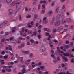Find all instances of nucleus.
Listing matches in <instances>:
<instances>
[{
	"label": "nucleus",
	"mask_w": 74,
	"mask_h": 74,
	"mask_svg": "<svg viewBox=\"0 0 74 74\" xmlns=\"http://www.w3.org/2000/svg\"><path fill=\"white\" fill-rule=\"evenodd\" d=\"M21 1H20L17 0L16 1L13 2L11 4V7H13V6H14L15 5H16V8H17L18 10V11H16V12H18V10H19V9H20V8H21V7L19 6V5Z\"/></svg>",
	"instance_id": "f257e3e1"
},
{
	"label": "nucleus",
	"mask_w": 74,
	"mask_h": 74,
	"mask_svg": "<svg viewBox=\"0 0 74 74\" xmlns=\"http://www.w3.org/2000/svg\"><path fill=\"white\" fill-rule=\"evenodd\" d=\"M60 14H59L57 16V21H57L54 24V25L55 26H59L60 25Z\"/></svg>",
	"instance_id": "f03ea898"
},
{
	"label": "nucleus",
	"mask_w": 74,
	"mask_h": 74,
	"mask_svg": "<svg viewBox=\"0 0 74 74\" xmlns=\"http://www.w3.org/2000/svg\"><path fill=\"white\" fill-rule=\"evenodd\" d=\"M25 71H26V69L25 68H23V70H21L22 73L20 72L19 73V74H23L25 73Z\"/></svg>",
	"instance_id": "7ed1b4c3"
},
{
	"label": "nucleus",
	"mask_w": 74,
	"mask_h": 74,
	"mask_svg": "<svg viewBox=\"0 0 74 74\" xmlns=\"http://www.w3.org/2000/svg\"><path fill=\"white\" fill-rule=\"evenodd\" d=\"M9 15H11L12 14V10L11 9H10L8 10Z\"/></svg>",
	"instance_id": "20e7f679"
},
{
	"label": "nucleus",
	"mask_w": 74,
	"mask_h": 74,
	"mask_svg": "<svg viewBox=\"0 0 74 74\" xmlns=\"http://www.w3.org/2000/svg\"><path fill=\"white\" fill-rule=\"evenodd\" d=\"M63 29V26H60L58 28V31L59 30H62Z\"/></svg>",
	"instance_id": "39448f33"
},
{
	"label": "nucleus",
	"mask_w": 74,
	"mask_h": 74,
	"mask_svg": "<svg viewBox=\"0 0 74 74\" xmlns=\"http://www.w3.org/2000/svg\"><path fill=\"white\" fill-rule=\"evenodd\" d=\"M55 17H54L53 18V20L51 21V23H50V25H52L53 23L54 22V20H55Z\"/></svg>",
	"instance_id": "423d86ee"
},
{
	"label": "nucleus",
	"mask_w": 74,
	"mask_h": 74,
	"mask_svg": "<svg viewBox=\"0 0 74 74\" xmlns=\"http://www.w3.org/2000/svg\"><path fill=\"white\" fill-rule=\"evenodd\" d=\"M7 23V21H5L3 22V23H2L0 25V27H1V26H3V25H4L5 24Z\"/></svg>",
	"instance_id": "0eeeda50"
},
{
	"label": "nucleus",
	"mask_w": 74,
	"mask_h": 74,
	"mask_svg": "<svg viewBox=\"0 0 74 74\" xmlns=\"http://www.w3.org/2000/svg\"><path fill=\"white\" fill-rule=\"evenodd\" d=\"M22 30L20 32L21 35H22L23 34V32L25 31V28H22Z\"/></svg>",
	"instance_id": "6e6552de"
},
{
	"label": "nucleus",
	"mask_w": 74,
	"mask_h": 74,
	"mask_svg": "<svg viewBox=\"0 0 74 74\" xmlns=\"http://www.w3.org/2000/svg\"><path fill=\"white\" fill-rule=\"evenodd\" d=\"M41 50L42 52H44L45 51V48L44 47H41Z\"/></svg>",
	"instance_id": "1a4fd4ad"
},
{
	"label": "nucleus",
	"mask_w": 74,
	"mask_h": 74,
	"mask_svg": "<svg viewBox=\"0 0 74 74\" xmlns=\"http://www.w3.org/2000/svg\"><path fill=\"white\" fill-rule=\"evenodd\" d=\"M66 21L65 20V19H63V20L61 21V23H62V24L66 23Z\"/></svg>",
	"instance_id": "9d476101"
},
{
	"label": "nucleus",
	"mask_w": 74,
	"mask_h": 74,
	"mask_svg": "<svg viewBox=\"0 0 74 74\" xmlns=\"http://www.w3.org/2000/svg\"><path fill=\"white\" fill-rule=\"evenodd\" d=\"M18 60H21V62H23V57H19Z\"/></svg>",
	"instance_id": "9b49d317"
},
{
	"label": "nucleus",
	"mask_w": 74,
	"mask_h": 74,
	"mask_svg": "<svg viewBox=\"0 0 74 74\" xmlns=\"http://www.w3.org/2000/svg\"><path fill=\"white\" fill-rule=\"evenodd\" d=\"M23 52L24 54H29V53H30V51H24Z\"/></svg>",
	"instance_id": "f8f14e48"
},
{
	"label": "nucleus",
	"mask_w": 74,
	"mask_h": 74,
	"mask_svg": "<svg viewBox=\"0 0 74 74\" xmlns=\"http://www.w3.org/2000/svg\"><path fill=\"white\" fill-rule=\"evenodd\" d=\"M42 64L40 62L38 64H36V66H41Z\"/></svg>",
	"instance_id": "ddd939ff"
},
{
	"label": "nucleus",
	"mask_w": 74,
	"mask_h": 74,
	"mask_svg": "<svg viewBox=\"0 0 74 74\" xmlns=\"http://www.w3.org/2000/svg\"><path fill=\"white\" fill-rule=\"evenodd\" d=\"M66 20L69 23L71 22V20L69 18H66Z\"/></svg>",
	"instance_id": "4468645a"
},
{
	"label": "nucleus",
	"mask_w": 74,
	"mask_h": 74,
	"mask_svg": "<svg viewBox=\"0 0 74 74\" xmlns=\"http://www.w3.org/2000/svg\"><path fill=\"white\" fill-rule=\"evenodd\" d=\"M12 0H6V1L7 3H10L12 2Z\"/></svg>",
	"instance_id": "2eb2a0df"
},
{
	"label": "nucleus",
	"mask_w": 74,
	"mask_h": 74,
	"mask_svg": "<svg viewBox=\"0 0 74 74\" xmlns=\"http://www.w3.org/2000/svg\"><path fill=\"white\" fill-rule=\"evenodd\" d=\"M22 40L23 41L25 40V38H21V37H20L19 38H18V40Z\"/></svg>",
	"instance_id": "dca6fc26"
},
{
	"label": "nucleus",
	"mask_w": 74,
	"mask_h": 74,
	"mask_svg": "<svg viewBox=\"0 0 74 74\" xmlns=\"http://www.w3.org/2000/svg\"><path fill=\"white\" fill-rule=\"evenodd\" d=\"M16 28V27H15L13 28L12 31L13 33H14V32H15V29Z\"/></svg>",
	"instance_id": "f3484780"
},
{
	"label": "nucleus",
	"mask_w": 74,
	"mask_h": 74,
	"mask_svg": "<svg viewBox=\"0 0 74 74\" xmlns=\"http://www.w3.org/2000/svg\"><path fill=\"white\" fill-rule=\"evenodd\" d=\"M14 36H12L10 38L9 40L10 41H11L12 40H14Z\"/></svg>",
	"instance_id": "a211bd4d"
},
{
	"label": "nucleus",
	"mask_w": 74,
	"mask_h": 74,
	"mask_svg": "<svg viewBox=\"0 0 74 74\" xmlns=\"http://www.w3.org/2000/svg\"><path fill=\"white\" fill-rule=\"evenodd\" d=\"M38 15L36 14H35L34 15V18L36 19H37L38 18Z\"/></svg>",
	"instance_id": "6ab92c4d"
},
{
	"label": "nucleus",
	"mask_w": 74,
	"mask_h": 74,
	"mask_svg": "<svg viewBox=\"0 0 74 74\" xmlns=\"http://www.w3.org/2000/svg\"><path fill=\"white\" fill-rule=\"evenodd\" d=\"M8 48H9V49L10 51H12V48H11V46H8Z\"/></svg>",
	"instance_id": "aec40b11"
},
{
	"label": "nucleus",
	"mask_w": 74,
	"mask_h": 74,
	"mask_svg": "<svg viewBox=\"0 0 74 74\" xmlns=\"http://www.w3.org/2000/svg\"><path fill=\"white\" fill-rule=\"evenodd\" d=\"M62 8L63 10L64 9V11H66V9H65V5H63V6Z\"/></svg>",
	"instance_id": "412c9836"
},
{
	"label": "nucleus",
	"mask_w": 74,
	"mask_h": 74,
	"mask_svg": "<svg viewBox=\"0 0 74 74\" xmlns=\"http://www.w3.org/2000/svg\"><path fill=\"white\" fill-rule=\"evenodd\" d=\"M31 15H28V16H26V18H31Z\"/></svg>",
	"instance_id": "4be33fe9"
},
{
	"label": "nucleus",
	"mask_w": 74,
	"mask_h": 74,
	"mask_svg": "<svg viewBox=\"0 0 74 74\" xmlns=\"http://www.w3.org/2000/svg\"><path fill=\"white\" fill-rule=\"evenodd\" d=\"M38 39H40L41 38V35L39 34L38 35Z\"/></svg>",
	"instance_id": "5701e85b"
},
{
	"label": "nucleus",
	"mask_w": 74,
	"mask_h": 74,
	"mask_svg": "<svg viewBox=\"0 0 74 74\" xmlns=\"http://www.w3.org/2000/svg\"><path fill=\"white\" fill-rule=\"evenodd\" d=\"M37 0H35L33 3V4L34 5V4H36V3H37Z\"/></svg>",
	"instance_id": "b1692460"
},
{
	"label": "nucleus",
	"mask_w": 74,
	"mask_h": 74,
	"mask_svg": "<svg viewBox=\"0 0 74 74\" xmlns=\"http://www.w3.org/2000/svg\"><path fill=\"white\" fill-rule=\"evenodd\" d=\"M64 48H66V49H68V48H69V46L68 45H66L64 46Z\"/></svg>",
	"instance_id": "393cba45"
},
{
	"label": "nucleus",
	"mask_w": 74,
	"mask_h": 74,
	"mask_svg": "<svg viewBox=\"0 0 74 74\" xmlns=\"http://www.w3.org/2000/svg\"><path fill=\"white\" fill-rule=\"evenodd\" d=\"M58 74H66L65 72H62L59 73Z\"/></svg>",
	"instance_id": "a878e982"
},
{
	"label": "nucleus",
	"mask_w": 74,
	"mask_h": 74,
	"mask_svg": "<svg viewBox=\"0 0 74 74\" xmlns=\"http://www.w3.org/2000/svg\"><path fill=\"white\" fill-rule=\"evenodd\" d=\"M25 64L26 65H28V64H29V62H27V61H25Z\"/></svg>",
	"instance_id": "bb28decb"
},
{
	"label": "nucleus",
	"mask_w": 74,
	"mask_h": 74,
	"mask_svg": "<svg viewBox=\"0 0 74 74\" xmlns=\"http://www.w3.org/2000/svg\"><path fill=\"white\" fill-rule=\"evenodd\" d=\"M32 31H29L28 32V33L29 34H32Z\"/></svg>",
	"instance_id": "cd10ccee"
},
{
	"label": "nucleus",
	"mask_w": 74,
	"mask_h": 74,
	"mask_svg": "<svg viewBox=\"0 0 74 74\" xmlns=\"http://www.w3.org/2000/svg\"><path fill=\"white\" fill-rule=\"evenodd\" d=\"M67 30V29H64V31H63V32H61L60 34H63V33H64V32H66Z\"/></svg>",
	"instance_id": "c85d7f7f"
},
{
	"label": "nucleus",
	"mask_w": 74,
	"mask_h": 74,
	"mask_svg": "<svg viewBox=\"0 0 74 74\" xmlns=\"http://www.w3.org/2000/svg\"><path fill=\"white\" fill-rule=\"evenodd\" d=\"M52 13V11H50L49 12L48 14L49 15H50V14H51Z\"/></svg>",
	"instance_id": "c756f323"
},
{
	"label": "nucleus",
	"mask_w": 74,
	"mask_h": 74,
	"mask_svg": "<svg viewBox=\"0 0 74 74\" xmlns=\"http://www.w3.org/2000/svg\"><path fill=\"white\" fill-rule=\"evenodd\" d=\"M69 56L70 57V55L69 53H67L66 54V56Z\"/></svg>",
	"instance_id": "7c9ffc66"
},
{
	"label": "nucleus",
	"mask_w": 74,
	"mask_h": 74,
	"mask_svg": "<svg viewBox=\"0 0 74 74\" xmlns=\"http://www.w3.org/2000/svg\"><path fill=\"white\" fill-rule=\"evenodd\" d=\"M30 25V23H29L28 24L27 26L29 27H32V26Z\"/></svg>",
	"instance_id": "2f4dec72"
},
{
	"label": "nucleus",
	"mask_w": 74,
	"mask_h": 74,
	"mask_svg": "<svg viewBox=\"0 0 74 74\" xmlns=\"http://www.w3.org/2000/svg\"><path fill=\"white\" fill-rule=\"evenodd\" d=\"M47 20V18L45 17L43 18V22H44L45 21Z\"/></svg>",
	"instance_id": "473e14b6"
},
{
	"label": "nucleus",
	"mask_w": 74,
	"mask_h": 74,
	"mask_svg": "<svg viewBox=\"0 0 74 74\" xmlns=\"http://www.w3.org/2000/svg\"><path fill=\"white\" fill-rule=\"evenodd\" d=\"M74 58H72L71 60V62L72 63H74Z\"/></svg>",
	"instance_id": "72a5a7b5"
},
{
	"label": "nucleus",
	"mask_w": 74,
	"mask_h": 74,
	"mask_svg": "<svg viewBox=\"0 0 74 74\" xmlns=\"http://www.w3.org/2000/svg\"><path fill=\"white\" fill-rule=\"evenodd\" d=\"M6 70L8 72H11V69H6Z\"/></svg>",
	"instance_id": "f704fd0d"
},
{
	"label": "nucleus",
	"mask_w": 74,
	"mask_h": 74,
	"mask_svg": "<svg viewBox=\"0 0 74 74\" xmlns=\"http://www.w3.org/2000/svg\"><path fill=\"white\" fill-rule=\"evenodd\" d=\"M19 21H21L22 20V17H21V15H19Z\"/></svg>",
	"instance_id": "c9c22d12"
},
{
	"label": "nucleus",
	"mask_w": 74,
	"mask_h": 74,
	"mask_svg": "<svg viewBox=\"0 0 74 74\" xmlns=\"http://www.w3.org/2000/svg\"><path fill=\"white\" fill-rule=\"evenodd\" d=\"M24 45H25V44L24 43H23L21 45V46L22 47H24Z\"/></svg>",
	"instance_id": "e433bc0d"
},
{
	"label": "nucleus",
	"mask_w": 74,
	"mask_h": 74,
	"mask_svg": "<svg viewBox=\"0 0 74 74\" xmlns=\"http://www.w3.org/2000/svg\"><path fill=\"white\" fill-rule=\"evenodd\" d=\"M58 53H59V54L60 55V49L58 50Z\"/></svg>",
	"instance_id": "4c0bfd02"
},
{
	"label": "nucleus",
	"mask_w": 74,
	"mask_h": 74,
	"mask_svg": "<svg viewBox=\"0 0 74 74\" xmlns=\"http://www.w3.org/2000/svg\"><path fill=\"white\" fill-rule=\"evenodd\" d=\"M57 59L58 60V61H60V58L59 57V56H57Z\"/></svg>",
	"instance_id": "58836bf2"
},
{
	"label": "nucleus",
	"mask_w": 74,
	"mask_h": 74,
	"mask_svg": "<svg viewBox=\"0 0 74 74\" xmlns=\"http://www.w3.org/2000/svg\"><path fill=\"white\" fill-rule=\"evenodd\" d=\"M59 8H57L56 9V12H58V11H59Z\"/></svg>",
	"instance_id": "ea45409f"
},
{
	"label": "nucleus",
	"mask_w": 74,
	"mask_h": 74,
	"mask_svg": "<svg viewBox=\"0 0 74 74\" xmlns=\"http://www.w3.org/2000/svg\"><path fill=\"white\" fill-rule=\"evenodd\" d=\"M45 67H44L43 66H40V69H44V68H45Z\"/></svg>",
	"instance_id": "a19ab883"
},
{
	"label": "nucleus",
	"mask_w": 74,
	"mask_h": 74,
	"mask_svg": "<svg viewBox=\"0 0 74 74\" xmlns=\"http://www.w3.org/2000/svg\"><path fill=\"white\" fill-rule=\"evenodd\" d=\"M44 30L45 32H47V31L48 30V29H47V28H44Z\"/></svg>",
	"instance_id": "79ce46f5"
},
{
	"label": "nucleus",
	"mask_w": 74,
	"mask_h": 74,
	"mask_svg": "<svg viewBox=\"0 0 74 74\" xmlns=\"http://www.w3.org/2000/svg\"><path fill=\"white\" fill-rule=\"evenodd\" d=\"M42 9L44 10V9H45V5H42Z\"/></svg>",
	"instance_id": "37998d69"
},
{
	"label": "nucleus",
	"mask_w": 74,
	"mask_h": 74,
	"mask_svg": "<svg viewBox=\"0 0 74 74\" xmlns=\"http://www.w3.org/2000/svg\"><path fill=\"white\" fill-rule=\"evenodd\" d=\"M4 59H7L8 58V56H5L4 57Z\"/></svg>",
	"instance_id": "c03bdc74"
},
{
	"label": "nucleus",
	"mask_w": 74,
	"mask_h": 74,
	"mask_svg": "<svg viewBox=\"0 0 74 74\" xmlns=\"http://www.w3.org/2000/svg\"><path fill=\"white\" fill-rule=\"evenodd\" d=\"M47 23H48L47 21H46L45 22V21H44V22H42V23H45V24H47Z\"/></svg>",
	"instance_id": "a18cd8bd"
},
{
	"label": "nucleus",
	"mask_w": 74,
	"mask_h": 74,
	"mask_svg": "<svg viewBox=\"0 0 74 74\" xmlns=\"http://www.w3.org/2000/svg\"><path fill=\"white\" fill-rule=\"evenodd\" d=\"M5 40V39H3L1 40V42H4Z\"/></svg>",
	"instance_id": "49530a36"
},
{
	"label": "nucleus",
	"mask_w": 74,
	"mask_h": 74,
	"mask_svg": "<svg viewBox=\"0 0 74 74\" xmlns=\"http://www.w3.org/2000/svg\"><path fill=\"white\" fill-rule=\"evenodd\" d=\"M28 10V9H27V7H26L25 8V11H27Z\"/></svg>",
	"instance_id": "de8ad7c7"
},
{
	"label": "nucleus",
	"mask_w": 74,
	"mask_h": 74,
	"mask_svg": "<svg viewBox=\"0 0 74 74\" xmlns=\"http://www.w3.org/2000/svg\"><path fill=\"white\" fill-rule=\"evenodd\" d=\"M30 41L32 43H33L34 42V40L33 39H31L30 40Z\"/></svg>",
	"instance_id": "09e8293b"
},
{
	"label": "nucleus",
	"mask_w": 74,
	"mask_h": 74,
	"mask_svg": "<svg viewBox=\"0 0 74 74\" xmlns=\"http://www.w3.org/2000/svg\"><path fill=\"white\" fill-rule=\"evenodd\" d=\"M36 34H37V33H36V32H34L33 34V35H35V36H36Z\"/></svg>",
	"instance_id": "8fccbe9b"
},
{
	"label": "nucleus",
	"mask_w": 74,
	"mask_h": 74,
	"mask_svg": "<svg viewBox=\"0 0 74 74\" xmlns=\"http://www.w3.org/2000/svg\"><path fill=\"white\" fill-rule=\"evenodd\" d=\"M32 67L33 68H34V67H36V65H32Z\"/></svg>",
	"instance_id": "3c124183"
},
{
	"label": "nucleus",
	"mask_w": 74,
	"mask_h": 74,
	"mask_svg": "<svg viewBox=\"0 0 74 74\" xmlns=\"http://www.w3.org/2000/svg\"><path fill=\"white\" fill-rule=\"evenodd\" d=\"M32 56H33V54L31 53L29 57L30 58H32Z\"/></svg>",
	"instance_id": "603ef678"
},
{
	"label": "nucleus",
	"mask_w": 74,
	"mask_h": 74,
	"mask_svg": "<svg viewBox=\"0 0 74 74\" xmlns=\"http://www.w3.org/2000/svg\"><path fill=\"white\" fill-rule=\"evenodd\" d=\"M26 38L28 39H30V37L29 36H27Z\"/></svg>",
	"instance_id": "864d4df0"
},
{
	"label": "nucleus",
	"mask_w": 74,
	"mask_h": 74,
	"mask_svg": "<svg viewBox=\"0 0 74 74\" xmlns=\"http://www.w3.org/2000/svg\"><path fill=\"white\" fill-rule=\"evenodd\" d=\"M53 62L54 63H56V62H57V60H53Z\"/></svg>",
	"instance_id": "5fc2aeb1"
},
{
	"label": "nucleus",
	"mask_w": 74,
	"mask_h": 74,
	"mask_svg": "<svg viewBox=\"0 0 74 74\" xmlns=\"http://www.w3.org/2000/svg\"><path fill=\"white\" fill-rule=\"evenodd\" d=\"M2 73H5V70L3 69L2 71Z\"/></svg>",
	"instance_id": "6e6d98bb"
},
{
	"label": "nucleus",
	"mask_w": 74,
	"mask_h": 74,
	"mask_svg": "<svg viewBox=\"0 0 74 74\" xmlns=\"http://www.w3.org/2000/svg\"><path fill=\"white\" fill-rule=\"evenodd\" d=\"M54 42H56H56H58V41L56 40H53Z\"/></svg>",
	"instance_id": "4d7b16f0"
},
{
	"label": "nucleus",
	"mask_w": 74,
	"mask_h": 74,
	"mask_svg": "<svg viewBox=\"0 0 74 74\" xmlns=\"http://www.w3.org/2000/svg\"><path fill=\"white\" fill-rule=\"evenodd\" d=\"M41 27H42V26H41V25H40L39 27V29H40Z\"/></svg>",
	"instance_id": "13d9d810"
},
{
	"label": "nucleus",
	"mask_w": 74,
	"mask_h": 74,
	"mask_svg": "<svg viewBox=\"0 0 74 74\" xmlns=\"http://www.w3.org/2000/svg\"><path fill=\"white\" fill-rule=\"evenodd\" d=\"M65 1H66V0H61V1L62 3H63Z\"/></svg>",
	"instance_id": "bf43d9fd"
},
{
	"label": "nucleus",
	"mask_w": 74,
	"mask_h": 74,
	"mask_svg": "<svg viewBox=\"0 0 74 74\" xmlns=\"http://www.w3.org/2000/svg\"><path fill=\"white\" fill-rule=\"evenodd\" d=\"M36 27H37L38 26V23H36Z\"/></svg>",
	"instance_id": "052dcab7"
},
{
	"label": "nucleus",
	"mask_w": 74,
	"mask_h": 74,
	"mask_svg": "<svg viewBox=\"0 0 74 74\" xmlns=\"http://www.w3.org/2000/svg\"><path fill=\"white\" fill-rule=\"evenodd\" d=\"M66 15H70V13H69V12H67V13H66Z\"/></svg>",
	"instance_id": "680f3d73"
},
{
	"label": "nucleus",
	"mask_w": 74,
	"mask_h": 74,
	"mask_svg": "<svg viewBox=\"0 0 74 74\" xmlns=\"http://www.w3.org/2000/svg\"><path fill=\"white\" fill-rule=\"evenodd\" d=\"M51 56V57H53L54 58H55V57H54V55L53 54H52Z\"/></svg>",
	"instance_id": "e2e57ef3"
},
{
	"label": "nucleus",
	"mask_w": 74,
	"mask_h": 74,
	"mask_svg": "<svg viewBox=\"0 0 74 74\" xmlns=\"http://www.w3.org/2000/svg\"><path fill=\"white\" fill-rule=\"evenodd\" d=\"M53 31L54 32V33H55V32H56V29H54Z\"/></svg>",
	"instance_id": "0e129e2a"
},
{
	"label": "nucleus",
	"mask_w": 74,
	"mask_h": 74,
	"mask_svg": "<svg viewBox=\"0 0 74 74\" xmlns=\"http://www.w3.org/2000/svg\"><path fill=\"white\" fill-rule=\"evenodd\" d=\"M47 32H51V29H47Z\"/></svg>",
	"instance_id": "69168bd1"
},
{
	"label": "nucleus",
	"mask_w": 74,
	"mask_h": 74,
	"mask_svg": "<svg viewBox=\"0 0 74 74\" xmlns=\"http://www.w3.org/2000/svg\"><path fill=\"white\" fill-rule=\"evenodd\" d=\"M5 53V52H4V51H3L1 52V54H2V55L4 54Z\"/></svg>",
	"instance_id": "338daca9"
},
{
	"label": "nucleus",
	"mask_w": 74,
	"mask_h": 74,
	"mask_svg": "<svg viewBox=\"0 0 74 74\" xmlns=\"http://www.w3.org/2000/svg\"><path fill=\"white\" fill-rule=\"evenodd\" d=\"M56 72H57V73H59V69H57L56 70Z\"/></svg>",
	"instance_id": "774afa93"
}]
</instances>
